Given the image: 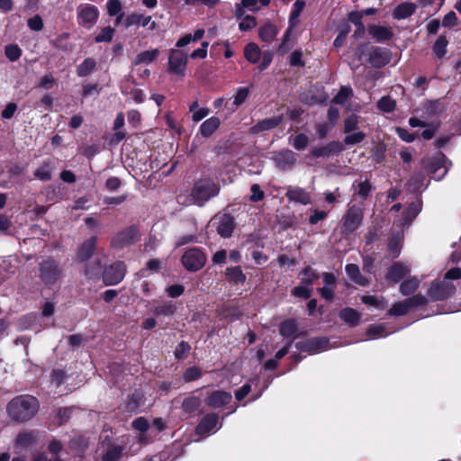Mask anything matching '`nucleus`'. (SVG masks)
I'll list each match as a JSON object with an SVG mask.
<instances>
[{"label": "nucleus", "instance_id": "nucleus-22", "mask_svg": "<svg viewBox=\"0 0 461 461\" xmlns=\"http://www.w3.org/2000/svg\"><path fill=\"white\" fill-rule=\"evenodd\" d=\"M418 5L411 2H404L398 5L393 11V17L396 20H402L411 16L417 10Z\"/></svg>", "mask_w": 461, "mask_h": 461}, {"label": "nucleus", "instance_id": "nucleus-57", "mask_svg": "<svg viewBox=\"0 0 461 461\" xmlns=\"http://www.w3.org/2000/svg\"><path fill=\"white\" fill-rule=\"evenodd\" d=\"M114 34V30L110 27H104L101 30L100 33L95 38V42H110Z\"/></svg>", "mask_w": 461, "mask_h": 461}, {"label": "nucleus", "instance_id": "nucleus-12", "mask_svg": "<svg viewBox=\"0 0 461 461\" xmlns=\"http://www.w3.org/2000/svg\"><path fill=\"white\" fill-rule=\"evenodd\" d=\"M368 61L374 68H383L391 61V51L386 48L372 47L368 54Z\"/></svg>", "mask_w": 461, "mask_h": 461}, {"label": "nucleus", "instance_id": "nucleus-18", "mask_svg": "<svg viewBox=\"0 0 461 461\" xmlns=\"http://www.w3.org/2000/svg\"><path fill=\"white\" fill-rule=\"evenodd\" d=\"M234 229V219L230 214H222L218 218L217 232L222 238H230Z\"/></svg>", "mask_w": 461, "mask_h": 461}, {"label": "nucleus", "instance_id": "nucleus-21", "mask_svg": "<svg viewBox=\"0 0 461 461\" xmlns=\"http://www.w3.org/2000/svg\"><path fill=\"white\" fill-rule=\"evenodd\" d=\"M410 272V267L401 262H395L385 276L386 279L393 283H398Z\"/></svg>", "mask_w": 461, "mask_h": 461}, {"label": "nucleus", "instance_id": "nucleus-33", "mask_svg": "<svg viewBox=\"0 0 461 461\" xmlns=\"http://www.w3.org/2000/svg\"><path fill=\"white\" fill-rule=\"evenodd\" d=\"M103 273L102 271V263L99 258L93 260L88 263L85 268V276L89 279H96L99 278L100 275Z\"/></svg>", "mask_w": 461, "mask_h": 461}, {"label": "nucleus", "instance_id": "nucleus-39", "mask_svg": "<svg viewBox=\"0 0 461 461\" xmlns=\"http://www.w3.org/2000/svg\"><path fill=\"white\" fill-rule=\"evenodd\" d=\"M123 447L111 445L102 456V461H119L123 453Z\"/></svg>", "mask_w": 461, "mask_h": 461}, {"label": "nucleus", "instance_id": "nucleus-17", "mask_svg": "<svg viewBox=\"0 0 461 461\" xmlns=\"http://www.w3.org/2000/svg\"><path fill=\"white\" fill-rule=\"evenodd\" d=\"M150 23V30H154L156 28V23L151 22V16H144L143 14L138 13H132L128 14L124 19V27L126 29L131 26H147Z\"/></svg>", "mask_w": 461, "mask_h": 461}, {"label": "nucleus", "instance_id": "nucleus-27", "mask_svg": "<svg viewBox=\"0 0 461 461\" xmlns=\"http://www.w3.org/2000/svg\"><path fill=\"white\" fill-rule=\"evenodd\" d=\"M339 318L348 326L356 327L360 323V313L353 308L347 307L339 313Z\"/></svg>", "mask_w": 461, "mask_h": 461}, {"label": "nucleus", "instance_id": "nucleus-62", "mask_svg": "<svg viewBox=\"0 0 461 461\" xmlns=\"http://www.w3.org/2000/svg\"><path fill=\"white\" fill-rule=\"evenodd\" d=\"M190 349H191L190 345L185 341H182L181 343H179L176 346V350L174 352L176 358H177V359L185 358L187 357V354L189 353Z\"/></svg>", "mask_w": 461, "mask_h": 461}, {"label": "nucleus", "instance_id": "nucleus-26", "mask_svg": "<svg viewBox=\"0 0 461 461\" xmlns=\"http://www.w3.org/2000/svg\"><path fill=\"white\" fill-rule=\"evenodd\" d=\"M159 54L158 49L145 50L136 55L131 63L133 66L149 65L156 60Z\"/></svg>", "mask_w": 461, "mask_h": 461}, {"label": "nucleus", "instance_id": "nucleus-40", "mask_svg": "<svg viewBox=\"0 0 461 461\" xmlns=\"http://www.w3.org/2000/svg\"><path fill=\"white\" fill-rule=\"evenodd\" d=\"M244 55L248 61L257 63L260 59L261 51L256 43L250 42L246 45Z\"/></svg>", "mask_w": 461, "mask_h": 461}, {"label": "nucleus", "instance_id": "nucleus-58", "mask_svg": "<svg viewBox=\"0 0 461 461\" xmlns=\"http://www.w3.org/2000/svg\"><path fill=\"white\" fill-rule=\"evenodd\" d=\"M292 294L295 297L308 299L312 295V289L310 288L309 285L301 284L300 285L295 286L292 290Z\"/></svg>", "mask_w": 461, "mask_h": 461}, {"label": "nucleus", "instance_id": "nucleus-16", "mask_svg": "<svg viewBox=\"0 0 461 461\" xmlns=\"http://www.w3.org/2000/svg\"><path fill=\"white\" fill-rule=\"evenodd\" d=\"M283 122V116L278 115L272 118H267L258 122L249 129L251 134H258L262 131H270L276 128Z\"/></svg>", "mask_w": 461, "mask_h": 461}, {"label": "nucleus", "instance_id": "nucleus-59", "mask_svg": "<svg viewBox=\"0 0 461 461\" xmlns=\"http://www.w3.org/2000/svg\"><path fill=\"white\" fill-rule=\"evenodd\" d=\"M308 142V137L303 133H299L294 137L292 145L295 149L303 150L307 147Z\"/></svg>", "mask_w": 461, "mask_h": 461}, {"label": "nucleus", "instance_id": "nucleus-23", "mask_svg": "<svg viewBox=\"0 0 461 461\" xmlns=\"http://www.w3.org/2000/svg\"><path fill=\"white\" fill-rule=\"evenodd\" d=\"M345 271L351 281H353L355 284L361 285V286H366L369 285L370 280L369 278L364 276L359 269V267L356 264H348L345 267Z\"/></svg>", "mask_w": 461, "mask_h": 461}, {"label": "nucleus", "instance_id": "nucleus-11", "mask_svg": "<svg viewBox=\"0 0 461 461\" xmlns=\"http://www.w3.org/2000/svg\"><path fill=\"white\" fill-rule=\"evenodd\" d=\"M329 339L325 337H314L295 343V348L302 352L318 353L328 348Z\"/></svg>", "mask_w": 461, "mask_h": 461}, {"label": "nucleus", "instance_id": "nucleus-50", "mask_svg": "<svg viewBox=\"0 0 461 461\" xmlns=\"http://www.w3.org/2000/svg\"><path fill=\"white\" fill-rule=\"evenodd\" d=\"M294 28V27H291V25H289V28L285 32L283 39H282V42L280 43V45L278 47V52L280 54H285L292 49L293 44L291 42V34H292Z\"/></svg>", "mask_w": 461, "mask_h": 461}, {"label": "nucleus", "instance_id": "nucleus-53", "mask_svg": "<svg viewBox=\"0 0 461 461\" xmlns=\"http://www.w3.org/2000/svg\"><path fill=\"white\" fill-rule=\"evenodd\" d=\"M5 53L10 61H16L22 55V50L16 44H8L5 48Z\"/></svg>", "mask_w": 461, "mask_h": 461}, {"label": "nucleus", "instance_id": "nucleus-1", "mask_svg": "<svg viewBox=\"0 0 461 461\" xmlns=\"http://www.w3.org/2000/svg\"><path fill=\"white\" fill-rule=\"evenodd\" d=\"M40 408L36 397L24 394L14 397L7 404L9 417L16 422H25L32 419Z\"/></svg>", "mask_w": 461, "mask_h": 461}, {"label": "nucleus", "instance_id": "nucleus-19", "mask_svg": "<svg viewBox=\"0 0 461 461\" xmlns=\"http://www.w3.org/2000/svg\"><path fill=\"white\" fill-rule=\"evenodd\" d=\"M285 196L289 201H294L303 205L312 203L311 194L302 187H288Z\"/></svg>", "mask_w": 461, "mask_h": 461}, {"label": "nucleus", "instance_id": "nucleus-37", "mask_svg": "<svg viewBox=\"0 0 461 461\" xmlns=\"http://www.w3.org/2000/svg\"><path fill=\"white\" fill-rule=\"evenodd\" d=\"M96 67V61L93 58H86L81 64L77 66V74L80 77L90 75Z\"/></svg>", "mask_w": 461, "mask_h": 461}, {"label": "nucleus", "instance_id": "nucleus-56", "mask_svg": "<svg viewBox=\"0 0 461 461\" xmlns=\"http://www.w3.org/2000/svg\"><path fill=\"white\" fill-rule=\"evenodd\" d=\"M202 376V371L197 366L188 367L183 374V379L185 383H189L199 379Z\"/></svg>", "mask_w": 461, "mask_h": 461}, {"label": "nucleus", "instance_id": "nucleus-42", "mask_svg": "<svg viewBox=\"0 0 461 461\" xmlns=\"http://www.w3.org/2000/svg\"><path fill=\"white\" fill-rule=\"evenodd\" d=\"M306 3L304 0H296L294 4L293 10L289 15V25L295 27L298 23V17L304 9Z\"/></svg>", "mask_w": 461, "mask_h": 461}, {"label": "nucleus", "instance_id": "nucleus-61", "mask_svg": "<svg viewBox=\"0 0 461 461\" xmlns=\"http://www.w3.org/2000/svg\"><path fill=\"white\" fill-rule=\"evenodd\" d=\"M406 301H407L410 310L412 308L422 306V305L426 304L428 302L427 298L420 294H415L411 297H409L406 299Z\"/></svg>", "mask_w": 461, "mask_h": 461}, {"label": "nucleus", "instance_id": "nucleus-47", "mask_svg": "<svg viewBox=\"0 0 461 461\" xmlns=\"http://www.w3.org/2000/svg\"><path fill=\"white\" fill-rule=\"evenodd\" d=\"M361 301L365 304L371 305L378 309H384L387 306V302L382 296L363 295Z\"/></svg>", "mask_w": 461, "mask_h": 461}, {"label": "nucleus", "instance_id": "nucleus-31", "mask_svg": "<svg viewBox=\"0 0 461 461\" xmlns=\"http://www.w3.org/2000/svg\"><path fill=\"white\" fill-rule=\"evenodd\" d=\"M225 274L227 280L234 285L244 284L246 281V276L239 266L228 267Z\"/></svg>", "mask_w": 461, "mask_h": 461}, {"label": "nucleus", "instance_id": "nucleus-35", "mask_svg": "<svg viewBox=\"0 0 461 461\" xmlns=\"http://www.w3.org/2000/svg\"><path fill=\"white\" fill-rule=\"evenodd\" d=\"M298 330V325L295 320L289 319L283 321L279 327V332L283 337L291 338Z\"/></svg>", "mask_w": 461, "mask_h": 461}, {"label": "nucleus", "instance_id": "nucleus-44", "mask_svg": "<svg viewBox=\"0 0 461 461\" xmlns=\"http://www.w3.org/2000/svg\"><path fill=\"white\" fill-rule=\"evenodd\" d=\"M443 110L444 107L439 100L429 101L424 104V113L427 115L426 118L434 117L440 113Z\"/></svg>", "mask_w": 461, "mask_h": 461}, {"label": "nucleus", "instance_id": "nucleus-63", "mask_svg": "<svg viewBox=\"0 0 461 461\" xmlns=\"http://www.w3.org/2000/svg\"><path fill=\"white\" fill-rule=\"evenodd\" d=\"M358 117L356 114H351L344 121V131L348 133L357 129Z\"/></svg>", "mask_w": 461, "mask_h": 461}, {"label": "nucleus", "instance_id": "nucleus-4", "mask_svg": "<svg viewBox=\"0 0 461 461\" xmlns=\"http://www.w3.org/2000/svg\"><path fill=\"white\" fill-rule=\"evenodd\" d=\"M139 240V228L136 225H131L113 236L111 240V246L113 249H121L135 243Z\"/></svg>", "mask_w": 461, "mask_h": 461}, {"label": "nucleus", "instance_id": "nucleus-51", "mask_svg": "<svg viewBox=\"0 0 461 461\" xmlns=\"http://www.w3.org/2000/svg\"><path fill=\"white\" fill-rule=\"evenodd\" d=\"M396 103L389 95L383 96L377 103V108L384 113H391L395 109Z\"/></svg>", "mask_w": 461, "mask_h": 461}, {"label": "nucleus", "instance_id": "nucleus-6", "mask_svg": "<svg viewBox=\"0 0 461 461\" xmlns=\"http://www.w3.org/2000/svg\"><path fill=\"white\" fill-rule=\"evenodd\" d=\"M181 262L186 270L195 272L203 267L206 256L200 249L192 248L184 253Z\"/></svg>", "mask_w": 461, "mask_h": 461}, {"label": "nucleus", "instance_id": "nucleus-5", "mask_svg": "<svg viewBox=\"0 0 461 461\" xmlns=\"http://www.w3.org/2000/svg\"><path fill=\"white\" fill-rule=\"evenodd\" d=\"M187 59V54L184 50L179 49L170 50L167 71L183 78L185 76Z\"/></svg>", "mask_w": 461, "mask_h": 461}, {"label": "nucleus", "instance_id": "nucleus-7", "mask_svg": "<svg viewBox=\"0 0 461 461\" xmlns=\"http://www.w3.org/2000/svg\"><path fill=\"white\" fill-rule=\"evenodd\" d=\"M40 278L46 285H53L61 276L62 270L53 259L42 261L39 267Z\"/></svg>", "mask_w": 461, "mask_h": 461}, {"label": "nucleus", "instance_id": "nucleus-15", "mask_svg": "<svg viewBox=\"0 0 461 461\" xmlns=\"http://www.w3.org/2000/svg\"><path fill=\"white\" fill-rule=\"evenodd\" d=\"M344 149L343 144L339 141H330L325 146L314 148L311 154L313 158H328L336 155Z\"/></svg>", "mask_w": 461, "mask_h": 461}, {"label": "nucleus", "instance_id": "nucleus-32", "mask_svg": "<svg viewBox=\"0 0 461 461\" xmlns=\"http://www.w3.org/2000/svg\"><path fill=\"white\" fill-rule=\"evenodd\" d=\"M278 30L276 25L268 23L259 29L258 36L265 42L272 41L277 35Z\"/></svg>", "mask_w": 461, "mask_h": 461}, {"label": "nucleus", "instance_id": "nucleus-55", "mask_svg": "<svg viewBox=\"0 0 461 461\" xmlns=\"http://www.w3.org/2000/svg\"><path fill=\"white\" fill-rule=\"evenodd\" d=\"M371 190V184L369 183V181L365 180L358 183L355 194L362 199H366L369 196Z\"/></svg>", "mask_w": 461, "mask_h": 461}, {"label": "nucleus", "instance_id": "nucleus-2", "mask_svg": "<svg viewBox=\"0 0 461 461\" xmlns=\"http://www.w3.org/2000/svg\"><path fill=\"white\" fill-rule=\"evenodd\" d=\"M220 185L210 178L196 181L191 192V196L198 205H203L211 198L218 195Z\"/></svg>", "mask_w": 461, "mask_h": 461}, {"label": "nucleus", "instance_id": "nucleus-28", "mask_svg": "<svg viewBox=\"0 0 461 461\" xmlns=\"http://www.w3.org/2000/svg\"><path fill=\"white\" fill-rule=\"evenodd\" d=\"M220 124V119L218 117L212 116L201 124L199 131L203 137L207 138L219 128Z\"/></svg>", "mask_w": 461, "mask_h": 461}, {"label": "nucleus", "instance_id": "nucleus-10", "mask_svg": "<svg viewBox=\"0 0 461 461\" xmlns=\"http://www.w3.org/2000/svg\"><path fill=\"white\" fill-rule=\"evenodd\" d=\"M455 291V285L450 281L443 279L431 283L428 295L432 301H442L454 294Z\"/></svg>", "mask_w": 461, "mask_h": 461}, {"label": "nucleus", "instance_id": "nucleus-43", "mask_svg": "<svg viewBox=\"0 0 461 461\" xmlns=\"http://www.w3.org/2000/svg\"><path fill=\"white\" fill-rule=\"evenodd\" d=\"M176 310V305L171 301H167L154 308V314L157 316H171L175 313Z\"/></svg>", "mask_w": 461, "mask_h": 461}, {"label": "nucleus", "instance_id": "nucleus-46", "mask_svg": "<svg viewBox=\"0 0 461 461\" xmlns=\"http://www.w3.org/2000/svg\"><path fill=\"white\" fill-rule=\"evenodd\" d=\"M448 44V41L446 35H440L435 41L433 45V52L437 58L441 59L447 53V47Z\"/></svg>", "mask_w": 461, "mask_h": 461}, {"label": "nucleus", "instance_id": "nucleus-24", "mask_svg": "<svg viewBox=\"0 0 461 461\" xmlns=\"http://www.w3.org/2000/svg\"><path fill=\"white\" fill-rule=\"evenodd\" d=\"M96 240V237H91L78 247L77 256L80 261H86L92 257L95 249Z\"/></svg>", "mask_w": 461, "mask_h": 461}, {"label": "nucleus", "instance_id": "nucleus-38", "mask_svg": "<svg viewBox=\"0 0 461 461\" xmlns=\"http://www.w3.org/2000/svg\"><path fill=\"white\" fill-rule=\"evenodd\" d=\"M402 236L397 232L393 233L388 242V249L393 258H397L401 253Z\"/></svg>", "mask_w": 461, "mask_h": 461}, {"label": "nucleus", "instance_id": "nucleus-60", "mask_svg": "<svg viewBox=\"0 0 461 461\" xmlns=\"http://www.w3.org/2000/svg\"><path fill=\"white\" fill-rule=\"evenodd\" d=\"M132 428L141 433H145L149 429V420L144 417H138L135 420H133Z\"/></svg>", "mask_w": 461, "mask_h": 461}, {"label": "nucleus", "instance_id": "nucleus-34", "mask_svg": "<svg viewBox=\"0 0 461 461\" xmlns=\"http://www.w3.org/2000/svg\"><path fill=\"white\" fill-rule=\"evenodd\" d=\"M37 435L38 432L35 430L21 432L16 438V444L22 447H28L35 442Z\"/></svg>", "mask_w": 461, "mask_h": 461}, {"label": "nucleus", "instance_id": "nucleus-29", "mask_svg": "<svg viewBox=\"0 0 461 461\" xmlns=\"http://www.w3.org/2000/svg\"><path fill=\"white\" fill-rule=\"evenodd\" d=\"M421 210L420 203H411L402 212V224L410 225Z\"/></svg>", "mask_w": 461, "mask_h": 461}, {"label": "nucleus", "instance_id": "nucleus-20", "mask_svg": "<svg viewBox=\"0 0 461 461\" xmlns=\"http://www.w3.org/2000/svg\"><path fill=\"white\" fill-rule=\"evenodd\" d=\"M368 32L377 42L390 41L393 36V32L391 27L381 25H370Z\"/></svg>", "mask_w": 461, "mask_h": 461}, {"label": "nucleus", "instance_id": "nucleus-13", "mask_svg": "<svg viewBox=\"0 0 461 461\" xmlns=\"http://www.w3.org/2000/svg\"><path fill=\"white\" fill-rule=\"evenodd\" d=\"M273 159L279 169L286 170L295 165L297 154L290 149H282L275 153Z\"/></svg>", "mask_w": 461, "mask_h": 461}, {"label": "nucleus", "instance_id": "nucleus-64", "mask_svg": "<svg viewBox=\"0 0 461 461\" xmlns=\"http://www.w3.org/2000/svg\"><path fill=\"white\" fill-rule=\"evenodd\" d=\"M365 138H366L365 133H363L361 131H357V132L347 135L344 138V143L346 145H355V144L362 142L365 140Z\"/></svg>", "mask_w": 461, "mask_h": 461}, {"label": "nucleus", "instance_id": "nucleus-36", "mask_svg": "<svg viewBox=\"0 0 461 461\" xmlns=\"http://www.w3.org/2000/svg\"><path fill=\"white\" fill-rule=\"evenodd\" d=\"M52 169L51 162L50 160H46L35 170L34 176L41 181H49L51 179Z\"/></svg>", "mask_w": 461, "mask_h": 461}, {"label": "nucleus", "instance_id": "nucleus-14", "mask_svg": "<svg viewBox=\"0 0 461 461\" xmlns=\"http://www.w3.org/2000/svg\"><path fill=\"white\" fill-rule=\"evenodd\" d=\"M231 400L232 395L230 393L222 390H216L208 393L206 403L213 409H218L229 404Z\"/></svg>", "mask_w": 461, "mask_h": 461}, {"label": "nucleus", "instance_id": "nucleus-25", "mask_svg": "<svg viewBox=\"0 0 461 461\" xmlns=\"http://www.w3.org/2000/svg\"><path fill=\"white\" fill-rule=\"evenodd\" d=\"M218 422L219 419L215 413L207 414L199 422L196 428V433L199 435L209 433L217 426Z\"/></svg>", "mask_w": 461, "mask_h": 461}, {"label": "nucleus", "instance_id": "nucleus-48", "mask_svg": "<svg viewBox=\"0 0 461 461\" xmlns=\"http://www.w3.org/2000/svg\"><path fill=\"white\" fill-rule=\"evenodd\" d=\"M410 311L406 299L402 302H397L388 311L387 314L390 316H403Z\"/></svg>", "mask_w": 461, "mask_h": 461}, {"label": "nucleus", "instance_id": "nucleus-30", "mask_svg": "<svg viewBox=\"0 0 461 461\" xmlns=\"http://www.w3.org/2000/svg\"><path fill=\"white\" fill-rule=\"evenodd\" d=\"M363 14L360 12H351L348 14V20L355 24L356 30L354 32V37L359 39L363 37L366 32L364 23H362Z\"/></svg>", "mask_w": 461, "mask_h": 461}, {"label": "nucleus", "instance_id": "nucleus-54", "mask_svg": "<svg viewBox=\"0 0 461 461\" xmlns=\"http://www.w3.org/2000/svg\"><path fill=\"white\" fill-rule=\"evenodd\" d=\"M352 95V89L348 86H342L334 96L332 102L338 104H344Z\"/></svg>", "mask_w": 461, "mask_h": 461}, {"label": "nucleus", "instance_id": "nucleus-49", "mask_svg": "<svg viewBox=\"0 0 461 461\" xmlns=\"http://www.w3.org/2000/svg\"><path fill=\"white\" fill-rule=\"evenodd\" d=\"M201 404V401L196 396L186 397L182 402V409L186 413L195 411Z\"/></svg>", "mask_w": 461, "mask_h": 461}, {"label": "nucleus", "instance_id": "nucleus-9", "mask_svg": "<svg viewBox=\"0 0 461 461\" xmlns=\"http://www.w3.org/2000/svg\"><path fill=\"white\" fill-rule=\"evenodd\" d=\"M126 274V265L116 261L103 270L102 277L105 285H114L122 281Z\"/></svg>", "mask_w": 461, "mask_h": 461}, {"label": "nucleus", "instance_id": "nucleus-3", "mask_svg": "<svg viewBox=\"0 0 461 461\" xmlns=\"http://www.w3.org/2000/svg\"><path fill=\"white\" fill-rule=\"evenodd\" d=\"M363 217V210L359 206H349L341 220V233L345 236L353 233L361 225Z\"/></svg>", "mask_w": 461, "mask_h": 461}, {"label": "nucleus", "instance_id": "nucleus-52", "mask_svg": "<svg viewBox=\"0 0 461 461\" xmlns=\"http://www.w3.org/2000/svg\"><path fill=\"white\" fill-rule=\"evenodd\" d=\"M73 407H62L57 410L56 418L58 420V424L62 425L71 418L73 413Z\"/></svg>", "mask_w": 461, "mask_h": 461}, {"label": "nucleus", "instance_id": "nucleus-8", "mask_svg": "<svg viewBox=\"0 0 461 461\" xmlns=\"http://www.w3.org/2000/svg\"><path fill=\"white\" fill-rule=\"evenodd\" d=\"M77 23L79 25L90 29L99 17V11L96 6L90 4H80L77 7Z\"/></svg>", "mask_w": 461, "mask_h": 461}, {"label": "nucleus", "instance_id": "nucleus-41", "mask_svg": "<svg viewBox=\"0 0 461 461\" xmlns=\"http://www.w3.org/2000/svg\"><path fill=\"white\" fill-rule=\"evenodd\" d=\"M301 284L311 286L318 278L319 275L311 267H304L299 274Z\"/></svg>", "mask_w": 461, "mask_h": 461}, {"label": "nucleus", "instance_id": "nucleus-45", "mask_svg": "<svg viewBox=\"0 0 461 461\" xmlns=\"http://www.w3.org/2000/svg\"><path fill=\"white\" fill-rule=\"evenodd\" d=\"M420 285V280L417 277H411L404 280L400 285V291L403 295L413 294Z\"/></svg>", "mask_w": 461, "mask_h": 461}]
</instances>
